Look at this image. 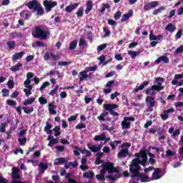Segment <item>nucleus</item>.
Wrapping results in <instances>:
<instances>
[{"mask_svg":"<svg viewBox=\"0 0 183 183\" xmlns=\"http://www.w3.org/2000/svg\"><path fill=\"white\" fill-rule=\"evenodd\" d=\"M87 147L92 152H94V153L99 152V149H98V147H97L95 145H91L90 144H87Z\"/></svg>","mask_w":183,"mask_h":183,"instance_id":"nucleus-30","label":"nucleus"},{"mask_svg":"<svg viewBox=\"0 0 183 183\" xmlns=\"http://www.w3.org/2000/svg\"><path fill=\"white\" fill-rule=\"evenodd\" d=\"M36 34L34 38H41V39H46L49 36V31L48 30H42L40 26L35 27Z\"/></svg>","mask_w":183,"mask_h":183,"instance_id":"nucleus-4","label":"nucleus"},{"mask_svg":"<svg viewBox=\"0 0 183 183\" xmlns=\"http://www.w3.org/2000/svg\"><path fill=\"white\" fill-rule=\"evenodd\" d=\"M83 177L84 178H88L89 179H92V178H94V177H95V174L94 173L93 171H89V172H86L83 174Z\"/></svg>","mask_w":183,"mask_h":183,"instance_id":"nucleus-25","label":"nucleus"},{"mask_svg":"<svg viewBox=\"0 0 183 183\" xmlns=\"http://www.w3.org/2000/svg\"><path fill=\"white\" fill-rule=\"evenodd\" d=\"M94 139L96 142H98V141H105V134H102L100 135H96L94 137Z\"/></svg>","mask_w":183,"mask_h":183,"instance_id":"nucleus-32","label":"nucleus"},{"mask_svg":"<svg viewBox=\"0 0 183 183\" xmlns=\"http://www.w3.org/2000/svg\"><path fill=\"white\" fill-rule=\"evenodd\" d=\"M102 128L103 131H109V132H111V131H114V127H109L107 126L105 124H102Z\"/></svg>","mask_w":183,"mask_h":183,"instance_id":"nucleus-42","label":"nucleus"},{"mask_svg":"<svg viewBox=\"0 0 183 183\" xmlns=\"http://www.w3.org/2000/svg\"><path fill=\"white\" fill-rule=\"evenodd\" d=\"M55 74H56L57 75H59V71H54V70H51L49 71V73L46 74V76H52L54 75H55Z\"/></svg>","mask_w":183,"mask_h":183,"instance_id":"nucleus-55","label":"nucleus"},{"mask_svg":"<svg viewBox=\"0 0 183 183\" xmlns=\"http://www.w3.org/2000/svg\"><path fill=\"white\" fill-rule=\"evenodd\" d=\"M148 85H149V81H143L139 86V89L140 91H142V89H144V88H145V86H148Z\"/></svg>","mask_w":183,"mask_h":183,"instance_id":"nucleus-40","label":"nucleus"},{"mask_svg":"<svg viewBox=\"0 0 183 183\" xmlns=\"http://www.w3.org/2000/svg\"><path fill=\"white\" fill-rule=\"evenodd\" d=\"M142 154L147 155V150H142L139 153H136L134 156L136 158L134 159H139V157H141L142 159Z\"/></svg>","mask_w":183,"mask_h":183,"instance_id":"nucleus-36","label":"nucleus"},{"mask_svg":"<svg viewBox=\"0 0 183 183\" xmlns=\"http://www.w3.org/2000/svg\"><path fill=\"white\" fill-rule=\"evenodd\" d=\"M58 142H59L58 139H54L53 140L50 141L47 145L51 148V147H54V145H56Z\"/></svg>","mask_w":183,"mask_h":183,"instance_id":"nucleus-43","label":"nucleus"},{"mask_svg":"<svg viewBox=\"0 0 183 183\" xmlns=\"http://www.w3.org/2000/svg\"><path fill=\"white\" fill-rule=\"evenodd\" d=\"M24 55H25L24 51L16 52L12 55L11 60L13 62H16L18 59H21V58H23Z\"/></svg>","mask_w":183,"mask_h":183,"instance_id":"nucleus-15","label":"nucleus"},{"mask_svg":"<svg viewBox=\"0 0 183 183\" xmlns=\"http://www.w3.org/2000/svg\"><path fill=\"white\" fill-rule=\"evenodd\" d=\"M53 131L54 132V137H59L61 135V127L55 126Z\"/></svg>","mask_w":183,"mask_h":183,"instance_id":"nucleus-34","label":"nucleus"},{"mask_svg":"<svg viewBox=\"0 0 183 183\" xmlns=\"http://www.w3.org/2000/svg\"><path fill=\"white\" fill-rule=\"evenodd\" d=\"M107 46H108V44H107L106 43L99 45V46L97 47V52L99 53V52H101V51H104V49H105L107 48Z\"/></svg>","mask_w":183,"mask_h":183,"instance_id":"nucleus-44","label":"nucleus"},{"mask_svg":"<svg viewBox=\"0 0 183 183\" xmlns=\"http://www.w3.org/2000/svg\"><path fill=\"white\" fill-rule=\"evenodd\" d=\"M6 127H8V124L6 123H1L0 125V132L1 134H4V132H5L6 130L5 129V128H6Z\"/></svg>","mask_w":183,"mask_h":183,"instance_id":"nucleus-47","label":"nucleus"},{"mask_svg":"<svg viewBox=\"0 0 183 183\" xmlns=\"http://www.w3.org/2000/svg\"><path fill=\"white\" fill-rule=\"evenodd\" d=\"M33 102H35V98H31V99H28L26 100H25L24 102H23V105H31V104H33Z\"/></svg>","mask_w":183,"mask_h":183,"instance_id":"nucleus-38","label":"nucleus"},{"mask_svg":"<svg viewBox=\"0 0 183 183\" xmlns=\"http://www.w3.org/2000/svg\"><path fill=\"white\" fill-rule=\"evenodd\" d=\"M155 89H152V86L151 88H147L146 90H145V94L146 95H155Z\"/></svg>","mask_w":183,"mask_h":183,"instance_id":"nucleus-37","label":"nucleus"},{"mask_svg":"<svg viewBox=\"0 0 183 183\" xmlns=\"http://www.w3.org/2000/svg\"><path fill=\"white\" fill-rule=\"evenodd\" d=\"M39 168L41 174H44V172H45V171H46V169H48V168H49L48 163L40 162L39 164Z\"/></svg>","mask_w":183,"mask_h":183,"instance_id":"nucleus-21","label":"nucleus"},{"mask_svg":"<svg viewBox=\"0 0 183 183\" xmlns=\"http://www.w3.org/2000/svg\"><path fill=\"white\" fill-rule=\"evenodd\" d=\"M121 144V141L119 140H115L112 143H110L109 145L112 147V149L115 150L117 149V147Z\"/></svg>","mask_w":183,"mask_h":183,"instance_id":"nucleus-31","label":"nucleus"},{"mask_svg":"<svg viewBox=\"0 0 183 183\" xmlns=\"http://www.w3.org/2000/svg\"><path fill=\"white\" fill-rule=\"evenodd\" d=\"M29 9H33L34 12H36V15L39 16H42L44 14H45V11H44V7L41 5L36 0H31L26 4Z\"/></svg>","mask_w":183,"mask_h":183,"instance_id":"nucleus-2","label":"nucleus"},{"mask_svg":"<svg viewBox=\"0 0 183 183\" xmlns=\"http://www.w3.org/2000/svg\"><path fill=\"white\" fill-rule=\"evenodd\" d=\"M6 45L9 49H15V47L16 46V42L15 41H9L6 42Z\"/></svg>","mask_w":183,"mask_h":183,"instance_id":"nucleus-29","label":"nucleus"},{"mask_svg":"<svg viewBox=\"0 0 183 183\" xmlns=\"http://www.w3.org/2000/svg\"><path fill=\"white\" fill-rule=\"evenodd\" d=\"M77 44L78 43L76 42V40H74V41H71L69 44L70 51H72V50L75 49V48H76Z\"/></svg>","mask_w":183,"mask_h":183,"instance_id":"nucleus-46","label":"nucleus"},{"mask_svg":"<svg viewBox=\"0 0 183 183\" xmlns=\"http://www.w3.org/2000/svg\"><path fill=\"white\" fill-rule=\"evenodd\" d=\"M0 183H9L6 179L2 176V174H0Z\"/></svg>","mask_w":183,"mask_h":183,"instance_id":"nucleus-64","label":"nucleus"},{"mask_svg":"<svg viewBox=\"0 0 183 183\" xmlns=\"http://www.w3.org/2000/svg\"><path fill=\"white\" fill-rule=\"evenodd\" d=\"M134 178H139L141 182H149L151 179L144 173H139Z\"/></svg>","mask_w":183,"mask_h":183,"instance_id":"nucleus-13","label":"nucleus"},{"mask_svg":"<svg viewBox=\"0 0 183 183\" xmlns=\"http://www.w3.org/2000/svg\"><path fill=\"white\" fill-rule=\"evenodd\" d=\"M145 102L148 108V111L149 112H152V111H154V107L157 105V100H155V97L147 96L145 99Z\"/></svg>","mask_w":183,"mask_h":183,"instance_id":"nucleus-5","label":"nucleus"},{"mask_svg":"<svg viewBox=\"0 0 183 183\" xmlns=\"http://www.w3.org/2000/svg\"><path fill=\"white\" fill-rule=\"evenodd\" d=\"M174 54L176 55H178L179 54H183V46H179L174 51Z\"/></svg>","mask_w":183,"mask_h":183,"instance_id":"nucleus-56","label":"nucleus"},{"mask_svg":"<svg viewBox=\"0 0 183 183\" xmlns=\"http://www.w3.org/2000/svg\"><path fill=\"white\" fill-rule=\"evenodd\" d=\"M33 48H36V46H39V48H44L46 46V44H44L42 41H36V43L32 44Z\"/></svg>","mask_w":183,"mask_h":183,"instance_id":"nucleus-33","label":"nucleus"},{"mask_svg":"<svg viewBox=\"0 0 183 183\" xmlns=\"http://www.w3.org/2000/svg\"><path fill=\"white\" fill-rule=\"evenodd\" d=\"M72 61H58V65L60 66H66V65H71Z\"/></svg>","mask_w":183,"mask_h":183,"instance_id":"nucleus-53","label":"nucleus"},{"mask_svg":"<svg viewBox=\"0 0 183 183\" xmlns=\"http://www.w3.org/2000/svg\"><path fill=\"white\" fill-rule=\"evenodd\" d=\"M138 159H133L129 165V171L131 174V178H135L141 172V166L138 163Z\"/></svg>","mask_w":183,"mask_h":183,"instance_id":"nucleus-3","label":"nucleus"},{"mask_svg":"<svg viewBox=\"0 0 183 183\" xmlns=\"http://www.w3.org/2000/svg\"><path fill=\"white\" fill-rule=\"evenodd\" d=\"M103 31L105 33L104 36H109L111 35V31L107 27H103Z\"/></svg>","mask_w":183,"mask_h":183,"instance_id":"nucleus-59","label":"nucleus"},{"mask_svg":"<svg viewBox=\"0 0 183 183\" xmlns=\"http://www.w3.org/2000/svg\"><path fill=\"white\" fill-rule=\"evenodd\" d=\"M60 164H66V160L64 157H59L54 159V165H60Z\"/></svg>","mask_w":183,"mask_h":183,"instance_id":"nucleus-23","label":"nucleus"},{"mask_svg":"<svg viewBox=\"0 0 183 183\" xmlns=\"http://www.w3.org/2000/svg\"><path fill=\"white\" fill-rule=\"evenodd\" d=\"M121 15H122V13L120 11H117L114 16V19H119V18H121Z\"/></svg>","mask_w":183,"mask_h":183,"instance_id":"nucleus-62","label":"nucleus"},{"mask_svg":"<svg viewBox=\"0 0 183 183\" xmlns=\"http://www.w3.org/2000/svg\"><path fill=\"white\" fill-rule=\"evenodd\" d=\"M22 109L25 112V114H31L34 112V107L28 108V107H22Z\"/></svg>","mask_w":183,"mask_h":183,"instance_id":"nucleus-51","label":"nucleus"},{"mask_svg":"<svg viewBox=\"0 0 183 183\" xmlns=\"http://www.w3.org/2000/svg\"><path fill=\"white\" fill-rule=\"evenodd\" d=\"M96 178L98 181H102L104 182L105 181V173L103 170H100V174H97Z\"/></svg>","mask_w":183,"mask_h":183,"instance_id":"nucleus-27","label":"nucleus"},{"mask_svg":"<svg viewBox=\"0 0 183 183\" xmlns=\"http://www.w3.org/2000/svg\"><path fill=\"white\" fill-rule=\"evenodd\" d=\"M165 29L166 31H168V32L172 33L175 31V29H177V27L175 25L172 24V23H170L165 26Z\"/></svg>","mask_w":183,"mask_h":183,"instance_id":"nucleus-26","label":"nucleus"},{"mask_svg":"<svg viewBox=\"0 0 183 183\" xmlns=\"http://www.w3.org/2000/svg\"><path fill=\"white\" fill-rule=\"evenodd\" d=\"M94 6V4L92 1L89 0L86 3V9L85 10V14H89L90 11H92V8Z\"/></svg>","mask_w":183,"mask_h":183,"instance_id":"nucleus-24","label":"nucleus"},{"mask_svg":"<svg viewBox=\"0 0 183 183\" xmlns=\"http://www.w3.org/2000/svg\"><path fill=\"white\" fill-rule=\"evenodd\" d=\"M39 102L41 104V105H45L46 104H48V100L44 97H41L39 98Z\"/></svg>","mask_w":183,"mask_h":183,"instance_id":"nucleus-48","label":"nucleus"},{"mask_svg":"<svg viewBox=\"0 0 183 183\" xmlns=\"http://www.w3.org/2000/svg\"><path fill=\"white\" fill-rule=\"evenodd\" d=\"M162 169L161 168H157L152 174V181H155L157 179H161L162 175L161 174Z\"/></svg>","mask_w":183,"mask_h":183,"instance_id":"nucleus-11","label":"nucleus"},{"mask_svg":"<svg viewBox=\"0 0 183 183\" xmlns=\"http://www.w3.org/2000/svg\"><path fill=\"white\" fill-rule=\"evenodd\" d=\"M78 6H79V3L70 4L65 8V11L67 12V14H71V12H72V11L74 9H76Z\"/></svg>","mask_w":183,"mask_h":183,"instance_id":"nucleus-16","label":"nucleus"},{"mask_svg":"<svg viewBox=\"0 0 183 183\" xmlns=\"http://www.w3.org/2000/svg\"><path fill=\"white\" fill-rule=\"evenodd\" d=\"M129 121H131L132 122H134V121H135V118L132 117H124V119L122 122V129H129V128H131V122Z\"/></svg>","mask_w":183,"mask_h":183,"instance_id":"nucleus-9","label":"nucleus"},{"mask_svg":"<svg viewBox=\"0 0 183 183\" xmlns=\"http://www.w3.org/2000/svg\"><path fill=\"white\" fill-rule=\"evenodd\" d=\"M115 164L111 162H107L101 164L102 171H104V174L108 172L109 174H116L115 176L107 175L106 178L111 179L112 181H117L118 178H121V174H119V170L114 167Z\"/></svg>","mask_w":183,"mask_h":183,"instance_id":"nucleus-1","label":"nucleus"},{"mask_svg":"<svg viewBox=\"0 0 183 183\" xmlns=\"http://www.w3.org/2000/svg\"><path fill=\"white\" fill-rule=\"evenodd\" d=\"M114 84H115V80H112L107 82V84L105 85L106 88H112L114 86Z\"/></svg>","mask_w":183,"mask_h":183,"instance_id":"nucleus-57","label":"nucleus"},{"mask_svg":"<svg viewBox=\"0 0 183 183\" xmlns=\"http://www.w3.org/2000/svg\"><path fill=\"white\" fill-rule=\"evenodd\" d=\"M137 159V164H139V166L142 165V167H147V162H148V154H142V159Z\"/></svg>","mask_w":183,"mask_h":183,"instance_id":"nucleus-14","label":"nucleus"},{"mask_svg":"<svg viewBox=\"0 0 183 183\" xmlns=\"http://www.w3.org/2000/svg\"><path fill=\"white\" fill-rule=\"evenodd\" d=\"M6 104L9 105V107H16V102L12 99H7Z\"/></svg>","mask_w":183,"mask_h":183,"instance_id":"nucleus-50","label":"nucleus"},{"mask_svg":"<svg viewBox=\"0 0 183 183\" xmlns=\"http://www.w3.org/2000/svg\"><path fill=\"white\" fill-rule=\"evenodd\" d=\"M134 15V11L130 10L127 14H125L122 16L121 19V22H125V21H128L131 16Z\"/></svg>","mask_w":183,"mask_h":183,"instance_id":"nucleus-17","label":"nucleus"},{"mask_svg":"<svg viewBox=\"0 0 183 183\" xmlns=\"http://www.w3.org/2000/svg\"><path fill=\"white\" fill-rule=\"evenodd\" d=\"M150 4V6L151 8H157V6H158V1H151L149 2Z\"/></svg>","mask_w":183,"mask_h":183,"instance_id":"nucleus-63","label":"nucleus"},{"mask_svg":"<svg viewBox=\"0 0 183 183\" xmlns=\"http://www.w3.org/2000/svg\"><path fill=\"white\" fill-rule=\"evenodd\" d=\"M49 85H51L49 81L44 82L43 84L41 86L39 91H41V92H42V91H44L45 89V88H46V86H49Z\"/></svg>","mask_w":183,"mask_h":183,"instance_id":"nucleus-49","label":"nucleus"},{"mask_svg":"<svg viewBox=\"0 0 183 183\" xmlns=\"http://www.w3.org/2000/svg\"><path fill=\"white\" fill-rule=\"evenodd\" d=\"M161 62H164V64H168L169 62V59L167 58V56H161L157 60H155V64H161Z\"/></svg>","mask_w":183,"mask_h":183,"instance_id":"nucleus-19","label":"nucleus"},{"mask_svg":"<svg viewBox=\"0 0 183 183\" xmlns=\"http://www.w3.org/2000/svg\"><path fill=\"white\" fill-rule=\"evenodd\" d=\"M21 68H22V63L19 62L15 66H11L10 68V71H12V72H16V71H19V69H21Z\"/></svg>","mask_w":183,"mask_h":183,"instance_id":"nucleus-28","label":"nucleus"},{"mask_svg":"<svg viewBox=\"0 0 183 183\" xmlns=\"http://www.w3.org/2000/svg\"><path fill=\"white\" fill-rule=\"evenodd\" d=\"M109 114V113L108 112L104 111L99 116L97 117V119L99 121H103V122L105 121H109V118L105 119V117H108Z\"/></svg>","mask_w":183,"mask_h":183,"instance_id":"nucleus-18","label":"nucleus"},{"mask_svg":"<svg viewBox=\"0 0 183 183\" xmlns=\"http://www.w3.org/2000/svg\"><path fill=\"white\" fill-rule=\"evenodd\" d=\"M164 134V130L158 132L159 141H162V139H165L167 138L166 135H164V134Z\"/></svg>","mask_w":183,"mask_h":183,"instance_id":"nucleus-52","label":"nucleus"},{"mask_svg":"<svg viewBox=\"0 0 183 183\" xmlns=\"http://www.w3.org/2000/svg\"><path fill=\"white\" fill-rule=\"evenodd\" d=\"M76 15L78 16V18L84 16V8H79V10L76 12Z\"/></svg>","mask_w":183,"mask_h":183,"instance_id":"nucleus-45","label":"nucleus"},{"mask_svg":"<svg viewBox=\"0 0 183 183\" xmlns=\"http://www.w3.org/2000/svg\"><path fill=\"white\" fill-rule=\"evenodd\" d=\"M20 16H22L26 21H28L29 17H31V12L28 10H23L20 12Z\"/></svg>","mask_w":183,"mask_h":183,"instance_id":"nucleus-20","label":"nucleus"},{"mask_svg":"<svg viewBox=\"0 0 183 183\" xmlns=\"http://www.w3.org/2000/svg\"><path fill=\"white\" fill-rule=\"evenodd\" d=\"M164 6H161L159 9H154L152 12L153 15H158V14H160V12H162V11H165Z\"/></svg>","mask_w":183,"mask_h":183,"instance_id":"nucleus-35","label":"nucleus"},{"mask_svg":"<svg viewBox=\"0 0 183 183\" xmlns=\"http://www.w3.org/2000/svg\"><path fill=\"white\" fill-rule=\"evenodd\" d=\"M7 86H9V89H12V88L15 86V82H14V80H9L7 82Z\"/></svg>","mask_w":183,"mask_h":183,"instance_id":"nucleus-54","label":"nucleus"},{"mask_svg":"<svg viewBox=\"0 0 183 183\" xmlns=\"http://www.w3.org/2000/svg\"><path fill=\"white\" fill-rule=\"evenodd\" d=\"M11 171H12L11 178L14 180L12 182H11L10 183H26V182H23V181L16 180V179H21V176L19 175V171H20L19 168L13 167Z\"/></svg>","mask_w":183,"mask_h":183,"instance_id":"nucleus-6","label":"nucleus"},{"mask_svg":"<svg viewBox=\"0 0 183 183\" xmlns=\"http://www.w3.org/2000/svg\"><path fill=\"white\" fill-rule=\"evenodd\" d=\"M128 155H129V150L128 148L122 149L117 154V157L119 159H122V158H127Z\"/></svg>","mask_w":183,"mask_h":183,"instance_id":"nucleus-12","label":"nucleus"},{"mask_svg":"<svg viewBox=\"0 0 183 183\" xmlns=\"http://www.w3.org/2000/svg\"><path fill=\"white\" fill-rule=\"evenodd\" d=\"M164 81H165V79L162 77H157L156 80L154 81V84H157V85H152V89H154V91H157V92L162 91V89H164V86H162L161 82H164Z\"/></svg>","mask_w":183,"mask_h":183,"instance_id":"nucleus-8","label":"nucleus"},{"mask_svg":"<svg viewBox=\"0 0 183 183\" xmlns=\"http://www.w3.org/2000/svg\"><path fill=\"white\" fill-rule=\"evenodd\" d=\"M43 4L46 9V12H51L52 11V8H55V6L58 5V2L45 0L43 2Z\"/></svg>","mask_w":183,"mask_h":183,"instance_id":"nucleus-10","label":"nucleus"},{"mask_svg":"<svg viewBox=\"0 0 183 183\" xmlns=\"http://www.w3.org/2000/svg\"><path fill=\"white\" fill-rule=\"evenodd\" d=\"M103 107L104 108L105 111H109L110 115H112L113 117H119V114L114 111L113 109H115L116 108H118V105L115 104H104L103 105Z\"/></svg>","mask_w":183,"mask_h":183,"instance_id":"nucleus-7","label":"nucleus"},{"mask_svg":"<svg viewBox=\"0 0 183 183\" xmlns=\"http://www.w3.org/2000/svg\"><path fill=\"white\" fill-rule=\"evenodd\" d=\"M128 54L131 56V58L132 59H134V58H135V56H137L138 55V54H141V51H128Z\"/></svg>","mask_w":183,"mask_h":183,"instance_id":"nucleus-39","label":"nucleus"},{"mask_svg":"<svg viewBox=\"0 0 183 183\" xmlns=\"http://www.w3.org/2000/svg\"><path fill=\"white\" fill-rule=\"evenodd\" d=\"M59 88V86L56 85L54 89L50 91L49 93V95H51V97H54V94H58V89Z\"/></svg>","mask_w":183,"mask_h":183,"instance_id":"nucleus-41","label":"nucleus"},{"mask_svg":"<svg viewBox=\"0 0 183 183\" xmlns=\"http://www.w3.org/2000/svg\"><path fill=\"white\" fill-rule=\"evenodd\" d=\"M18 141L20 145L24 146L25 145V144H26V137H24L23 139H19Z\"/></svg>","mask_w":183,"mask_h":183,"instance_id":"nucleus-61","label":"nucleus"},{"mask_svg":"<svg viewBox=\"0 0 183 183\" xmlns=\"http://www.w3.org/2000/svg\"><path fill=\"white\" fill-rule=\"evenodd\" d=\"M79 75V84L88 78V73L85 70L80 71Z\"/></svg>","mask_w":183,"mask_h":183,"instance_id":"nucleus-22","label":"nucleus"},{"mask_svg":"<svg viewBox=\"0 0 183 183\" xmlns=\"http://www.w3.org/2000/svg\"><path fill=\"white\" fill-rule=\"evenodd\" d=\"M51 128H52V125L51 124H49V122H46V126L44 127V130L45 132L49 131V129H51Z\"/></svg>","mask_w":183,"mask_h":183,"instance_id":"nucleus-60","label":"nucleus"},{"mask_svg":"<svg viewBox=\"0 0 183 183\" xmlns=\"http://www.w3.org/2000/svg\"><path fill=\"white\" fill-rule=\"evenodd\" d=\"M2 92V97H9V90L6 89H3L1 90Z\"/></svg>","mask_w":183,"mask_h":183,"instance_id":"nucleus-58","label":"nucleus"}]
</instances>
